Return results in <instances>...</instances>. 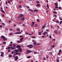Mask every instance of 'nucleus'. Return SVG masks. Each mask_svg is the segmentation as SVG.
Instances as JSON below:
<instances>
[{"label":"nucleus","instance_id":"obj_1","mask_svg":"<svg viewBox=\"0 0 62 62\" xmlns=\"http://www.w3.org/2000/svg\"><path fill=\"white\" fill-rule=\"evenodd\" d=\"M23 14H21L20 15L18 16L17 18L18 19L20 20L21 19V18L22 17H23Z\"/></svg>","mask_w":62,"mask_h":62},{"label":"nucleus","instance_id":"obj_2","mask_svg":"<svg viewBox=\"0 0 62 62\" xmlns=\"http://www.w3.org/2000/svg\"><path fill=\"white\" fill-rule=\"evenodd\" d=\"M26 52H27L26 53V54H29L30 53H31L32 52V51H30L29 50H26Z\"/></svg>","mask_w":62,"mask_h":62},{"label":"nucleus","instance_id":"obj_3","mask_svg":"<svg viewBox=\"0 0 62 62\" xmlns=\"http://www.w3.org/2000/svg\"><path fill=\"white\" fill-rule=\"evenodd\" d=\"M1 38L3 39V41H6L7 40V39L6 38L5 39V37L4 36H1Z\"/></svg>","mask_w":62,"mask_h":62},{"label":"nucleus","instance_id":"obj_4","mask_svg":"<svg viewBox=\"0 0 62 62\" xmlns=\"http://www.w3.org/2000/svg\"><path fill=\"white\" fill-rule=\"evenodd\" d=\"M21 54V53H16V54H14V56H16V55H17V54H18L19 55H20Z\"/></svg>","mask_w":62,"mask_h":62},{"label":"nucleus","instance_id":"obj_5","mask_svg":"<svg viewBox=\"0 0 62 62\" xmlns=\"http://www.w3.org/2000/svg\"><path fill=\"white\" fill-rule=\"evenodd\" d=\"M0 53L1 54L0 56L1 57H3L4 53L3 52H0Z\"/></svg>","mask_w":62,"mask_h":62},{"label":"nucleus","instance_id":"obj_6","mask_svg":"<svg viewBox=\"0 0 62 62\" xmlns=\"http://www.w3.org/2000/svg\"><path fill=\"white\" fill-rule=\"evenodd\" d=\"M46 24H44V25L42 27V29H44L46 27Z\"/></svg>","mask_w":62,"mask_h":62},{"label":"nucleus","instance_id":"obj_7","mask_svg":"<svg viewBox=\"0 0 62 62\" xmlns=\"http://www.w3.org/2000/svg\"><path fill=\"white\" fill-rule=\"evenodd\" d=\"M21 20L22 21H23L25 19V18H24V17H23V18H21Z\"/></svg>","mask_w":62,"mask_h":62},{"label":"nucleus","instance_id":"obj_8","mask_svg":"<svg viewBox=\"0 0 62 62\" xmlns=\"http://www.w3.org/2000/svg\"><path fill=\"white\" fill-rule=\"evenodd\" d=\"M16 47L17 48H20L21 47V46H20L19 45H17V46H16Z\"/></svg>","mask_w":62,"mask_h":62},{"label":"nucleus","instance_id":"obj_9","mask_svg":"<svg viewBox=\"0 0 62 62\" xmlns=\"http://www.w3.org/2000/svg\"><path fill=\"white\" fill-rule=\"evenodd\" d=\"M54 33L56 34H57L58 33V31L57 30H55L54 31Z\"/></svg>","mask_w":62,"mask_h":62},{"label":"nucleus","instance_id":"obj_10","mask_svg":"<svg viewBox=\"0 0 62 62\" xmlns=\"http://www.w3.org/2000/svg\"><path fill=\"white\" fill-rule=\"evenodd\" d=\"M18 50H19V52H22V48H18Z\"/></svg>","mask_w":62,"mask_h":62},{"label":"nucleus","instance_id":"obj_11","mask_svg":"<svg viewBox=\"0 0 62 62\" xmlns=\"http://www.w3.org/2000/svg\"><path fill=\"white\" fill-rule=\"evenodd\" d=\"M30 47H29V48H32L31 46L32 47H33V46L31 44L30 45Z\"/></svg>","mask_w":62,"mask_h":62},{"label":"nucleus","instance_id":"obj_12","mask_svg":"<svg viewBox=\"0 0 62 62\" xmlns=\"http://www.w3.org/2000/svg\"><path fill=\"white\" fill-rule=\"evenodd\" d=\"M28 10L31 12H32L33 11V10L31 9H28Z\"/></svg>","mask_w":62,"mask_h":62},{"label":"nucleus","instance_id":"obj_13","mask_svg":"<svg viewBox=\"0 0 62 62\" xmlns=\"http://www.w3.org/2000/svg\"><path fill=\"white\" fill-rule=\"evenodd\" d=\"M14 51H15L16 52H19V50H14Z\"/></svg>","mask_w":62,"mask_h":62},{"label":"nucleus","instance_id":"obj_14","mask_svg":"<svg viewBox=\"0 0 62 62\" xmlns=\"http://www.w3.org/2000/svg\"><path fill=\"white\" fill-rule=\"evenodd\" d=\"M16 30L17 31H20V29L19 28H18L16 29Z\"/></svg>","mask_w":62,"mask_h":62},{"label":"nucleus","instance_id":"obj_15","mask_svg":"<svg viewBox=\"0 0 62 62\" xmlns=\"http://www.w3.org/2000/svg\"><path fill=\"white\" fill-rule=\"evenodd\" d=\"M9 57L10 58H11L12 57V55L11 54H9Z\"/></svg>","mask_w":62,"mask_h":62},{"label":"nucleus","instance_id":"obj_16","mask_svg":"<svg viewBox=\"0 0 62 62\" xmlns=\"http://www.w3.org/2000/svg\"><path fill=\"white\" fill-rule=\"evenodd\" d=\"M37 26H39L38 25V24H35V25L34 26L35 27H36Z\"/></svg>","mask_w":62,"mask_h":62},{"label":"nucleus","instance_id":"obj_17","mask_svg":"<svg viewBox=\"0 0 62 62\" xmlns=\"http://www.w3.org/2000/svg\"><path fill=\"white\" fill-rule=\"evenodd\" d=\"M40 4H38L37 5V7H40Z\"/></svg>","mask_w":62,"mask_h":62},{"label":"nucleus","instance_id":"obj_18","mask_svg":"<svg viewBox=\"0 0 62 62\" xmlns=\"http://www.w3.org/2000/svg\"><path fill=\"white\" fill-rule=\"evenodd\" d=\"M51 47L52 48H54V46L53 45H52L51 46Z\"/></svg>","mask_w":62,"mask_h":62},{"label":"nucleus","instance_id":"obj_19","mask_svg":"<svg viewBox=\"0 0 62 62\" xmlns=\"http://www.w3.org/2000/svg\"><path fill=\"white\" fill-rule=\"evenodd\" d=\"M30 58H31V57L30 56H28L27 57V59H29Z\"/></svg>","mask_w":62,"mask_h":62},{"label":"nucleus","instance_id":"obj_20","mask_svg":"<svg viewBox=\"0 0 62 62\" xmlns=\"http://www.w3.org/2000/svg\"><path fill=\"white\" fill-rule=\"evenodd\" d=\"M34 44L35 45H37V43L36 42H34Z\"/></svg>","mask_w":62,"mask_h":62},{"label":"nucleus","instance_id":"obj_21","mask_svg":"<svg viewBox=\"0 0 62 62\" xmlns=\"http://www.w3.org/2000/svg\"><path fill=\"white\" fill-rule=\"evenodd\" d=\"M24 39V38L23 37V38H22L21 39H20V40L21 41H22V40L23 39Z\"/></svg>","mask_w":62,"mask_h":62},{"label":"nucleus","instance_id":"obj_22","mask_svg":"<svg viewBox=\"0 0 62 62\" xmlns=\"http://www.w3.org/2000/svg\"><path fill=\"white\" fill-rule=\"evenodd\" d=\"M54 4H55V6H56V7L58 6V4L56 3H55Z\"/></svg>","mask_w":62,"mask_h":62},{"label":"nucleus","instance_id":"obj_23","mask_svg":"<svg viewBox=\"0 0 62 62\" xmlns=\"http://www.w3.org/2000/svg\"><path fill=\"white\" fill-rule=\"evenodd\" d=\"M37 21L38 22H40V20L39 19H37Z\"/></svg>","mask_w":62,"mask_h":62},{"label":"nucleus","instance_id":"obj_24","mask_svg":"<svg viewBox=\"0 0 62 62\" xmlns=\"http://www.w3.org/2000/svg\"><path fill=\"white\" fill-rule=\"evenodd\" d=\"M37 54V52L36 51V52H34V54Z\"/></svg>","mask_w":62,"mask_h":62},{"label":"nucleus","instance_id":"obj_25","mask_svg":"<svg viewBox=\"0 0 62 62\" xmlns=\"http://www.w3.org/2000/svg\"><path fill=\"white\" fill-rule=\"evenodd\" d=\"M38 11V10L37 9H35L34 10V12H35V11L37 12V11Z\"/></svg>","mask_w":62,"mask_h":62},{"label":"nucleus","instance_id":"obj_26","mask_svg":"<svg viewBox=\"0 0 62 62\" xmlns=\"http://www.w3.org/2000/svg\"><path fill=\"white\" fill-rule=\"evenodd\" d=\"M1 11V12H3V13H5V12H4V11L2 9Z\"/></svg>","mask_w":62,"mask_h":62},{"label":"nucleus","instance_id":"obj_27","mask_svg":"<svg viewBox=\"0 0 62 62\" xmlns=\"http://www.w3.org/2000/svg\"><path fill=\"white\" fill-rule=\"evenodd\" d=\"M47 7L48 8H49V5L48 4H47Z\"/></svg>","mask_w":62,"mask_h":62},{"label":"nucleus","instance_id":"obj_28","mask_svg":"<svg viewBox=\"0 0 62 62\" xmlns=\"http://www.w3.org/2000/svg\"><path fill=\"white\" fill-rule=\"evenodd\" d=\"M15 52V51H12L11 54H13V53H14Z\"/></svg>","mask_w":62,"mask_h":62},{"label":"nucleus","instance_id":"obj_29","mask_svg":"<svg viewBox=\"0 0 62 62\" xmlns=\"http://www.w3.org/2000/svg\"><path fill=\"white\" fill-rule=\"evenodd\" d=\"M62 23V21H61L60 22V24H61V23Z\"/></svg>","mask_w":62,"mask_h":62},{"label":"nucleus","instance_id":"obj_30","mask_svg":"<svg viewBox=\"0 0 62 62\" xmlns=\"http://www.w3.org/2000/svg\"><path fill=\"white\" fill-rule=\"evenodd\" d=\"M39 35H41V33L40 32H39Z\"/></svg>","mask_w":62,"mask_h":62},{"label":"nucleus","instance_id":"obj_31","mask_svg":"<svg viewBox=\"0 0 62 62\" xmlns=\"http://www.w3.org/2000/svg\"><path fill=\"white\" fill-rule=\"evenodd\" d=\"M15 58H17L18 59V57L17 56H15Z\"/></svg>","mask_w":62,"mask_h":62},{"label":"nucleus","instance_id":"obj_32","mask_svg":"<svg viewBox=\"0 0 62 62\" xmlns=\"http://www.w3.org/2000/svg\"><path fill=\"white\" fill-rule=\"evenodd\" d=\"M22 7V5H21L19 6V8H21Z\"/></svg>","mask_w":62,"mask_h":62},{"label":"nucleus","instance_id":"obj_33","mask_svg":"<svg viewBox=\"0 0 62 62\" xmlns=\"http://www.w3.org/2000/svg\"><path fill=\"white\" fill-rule=\"evenodd\" d=\"M18 32V34H21V32Z\"/></svg>","mask_w":62,"mask_h":62},{"label":"nucleus","instance_id":"obj_34","mask_svg":"<svg viewBox=\"0 0 62 62\" xmlns=\"http://www.w3.org/2000/svg\"><path fill=\"white\" fill-rule=\"evenodd\" d=\"M57 62H59V59H58V60H57Z\"/></svg>","mask_w":62,"mask_h":62},{"label":"nucleus","instance_id":"obj_35","mask_svg":"<svg viewBox=\"0 0 62 62\" xmlns=\"http://www.w3.org/2000/svg\"><path fill=\"white\" fill-rule=\"evenodd\" d=\"M61 50L60 49V50L59 51V52L60 53V52H61Z\"/></svg>","mask_w":62,"mask_h":62},{"label":"nucleus","instance_id":"obj_36","mask_svg":"<svg viewBox=\"0 0 62 62\" xmlns=\"http://www.w3.org/2000/svg\"><path fill=\"white\" fill-rule=\"evenodd\" d=\"M36 2H37V3H39V1H36Z\"/></svg>","mask_w":62,"mask_h":62},{"label":"nucleus","instance_id":"obj_37","mask_svg":"<svg viewBox=\"0 0 62 62\" xmlns=\"http://www.w3.org/2000/svg\"><path fill=\"white\" fill-rule=\"evenodd\" d=\"M10 47H8V48H7V49H10Z\"/></svg>","mask_w":62,"mask_h":62},{"label":"nucleus","instance_id":"obj_38","mask_svg":"<svg viewBox=\"0 0 62 62\" xmlns=\"http://www.w3.org/2000/svg\"><path fill=\"white\" fill-rule=\"evenodd\" d=\"M6 42H4L3 43H2V44H6Z\"/></svg>","mask_w":62,"mask_h":62},{"label":"nucleus","instance_id":"obj_39","mask_svg":"<svg viewBox=\"0 0 62 62\" xmlns=\"http://www.w3.org/2000/svg\"><path fill=\"white\" fill-rule=\"evenodd\" d=\"M53 12V13H55V14H57V12Z\"/></svg>","mask_w":62,"mask_h":62},{"label":"nucleus","instance_id":"obj_40","mask_svg":"<svg viewBox=\"0 0 62 62\" xmlns=\"http://www.w3.org/2000/svg\"><path fill=\"white\" fill-rule=\"evenodd\" d=\"M19 37H20V38H22L23 37V36H19Z\"/></svg>","mask_w":62,"mask_h":62},{"label":"nucleus","instance_id":"obj_41","mask_svg":"<svg viewBox=\"0 0 62 62\" xmlns=\"http://www.w3.org/2000/svg\"><path fill=\"white\" fill-rule=\"evenodd\" d=\"M34 25V24H31V26L33 27V26Z\"/></svg>","mask_w":62,"mask_h":62},{"label":"nucleus","instance_id":"obj_42","mask_svg":"<svg viewBox=\"0 0 62 62\" xmlns=\"http://www.w3.org/2000/svg\"><path fill=\"white\" fill-rule=\"evenodd\" d=\"M18 59V58H16L15 59V60L16 61H17Z\"/></svg>","mask_w":62,"mask_h":62},{"label":"nucleus","instance_id":"obj_43","mask_svg":"<svg viewBox=\"0 0 62 62\" xmlns=\"http://www.w3.org/2000/svg\"><path fill=\"white\" fill-rule=\"evenodd\" d=\"M36 38L35 37V36H33L32 37V38Z\"/></svg>","mask_w":62,"mask_h":62},{"label":"nucleus","instance_id":"obj_44","mask_svg":"<svg viewBox=\"0 0 62 62\" xmlns=\"http://www.w3.org/2000/svg\"><path fill=\"white\" fill-rule=\"evenodd\" d=\"M12 46V44H10V45L9 46Z\"/></svg>","mask_w":62,"mask_h":62},{"label":"nucleus","instance_id":"obj_45","mask_svg":"<svg viewBox=\"0 0 62 62\" xmlns=\"http://www.w3.org/2000/svg\"><path fill=\"white\" fill-rule=\"evenodd\" d=\"M59 9H61L62 8L61 7H59Z\"/></svg>","mask_w":62,"mask_h":62},{"label":"nucleus","instance_id":"obj_46","mask_svg":"<svg viewBox=\"0 0 62 62\" xmlns=\"http://www.w3.org/2000/svg\"><path fill=\"white\" fill-rule=\"evenodd\" d=\"M59 19L60 20L62 21V18H60Z\"/></svg>","mask_w":62,"mask_h":62},{"label":"nucleus","instance_id":"obj_47","mask_svg":"<svg viewBox=\"0 0 62 62\" xmlns=\"http://www.w3.org/2000/svg\"><path fill=\"white\" fill-rule=\"evenodd\" d=\"M8 53H9L10 52V50L9 49L8 50Z\"/></svg>","mask_w":62,"mask_h":62},{"label":"nucleus","instance_id":"obj_48","mask_svg":"<svg viewBox=\"0 0 62 62\" xmlns=\"http://www.w3.org/2000/svg\"><path fill=\"white\" fill-rule=\"evenodd\" d=\"M12 34H13V33H10V35H12Z\"/></svg>","mask_w":62,"mask_h":62},{"label":"nucleus","instance_id":"obj_49","mask_svg":"<svg viewBox=\"0 0 62 62\" xmlns=\"http://www.w3.org/2000/svg\"><path fill=\"white\" fill-rule=\"evenodd\" d=\"M32 24H35V22H32Z\"/></svg>","mask_w":62,"mask_h":62},{"label":"nucleus","instance_id":"obj_50","mask_svg":"<svg viewBox=\"0 0 62 62\" xmlns=\"http://www.w3.org/2000/svg\"><path fill=\"white\" fill-rule=\"evenodd\" d=\"M55 8H58V7L56 6L55 7Z\"/></svg>","mask_w":62,"mask_h":62},{"label":"nucleus","instance_id":"obj_51","mask_svg":"<svg viewBox=\"0 0 62 62\" xmlns=\"http://www.w3.org/2000/svg\"><path fill=\"white\" fill-rule=\"evenodd\" d=\"M45 33L46 34H47V32H45Z\"/></svg>","mask_w":62,"mask_h":62},{"label":"nucleus","instance_id":"obj_52","mask_svg":"<svg viewBox=\"0 0 62 62\" xmlns=\"http://www.w3.org/2000/svg\"><path fill=\"white\" fill-rule=\"evenodd\" d=\"M49 38L50 39H51L52 38L51 37L50 35L49 36Z\"/></svg>","mask_w":62,"mask_h":62},{"label":"nucleus","instance_id":"obj_53","mask_svg":"<svg viewBox=\"0 0 62 62\" xmlns=\"http://www.w3.org/2000/svg\"><path fill=\"white\" fill-rule=\"evenodd\" d=\"M20 42L19 41H17V43H20Z\"/></svg>","mask_w":62,"mask_h":62},{"label":"nucleus","instance_id":"obj_54","mask_svg":"<svg viewBox=\"0 0 62 62\" xmlns=\"http://www.w3.org/2000/svg\"><path fill=\"white\" fill-rule=\"evenodd\" d=\"M22 26H25V25L24 24H23L22 25Z\"/></svg>","mask_w":62,"mask_h":62},{"label":"nucleus","instance_id":"obj_55","mask_svg":"<svg viewBox=\"0 0 62 62\" xmlns=\"http://www.w3.org/2000/svg\"><path fill=\"white\" fill-rule=\"evenodd\" d=\"M56 23H59V21H56Z\"/></svg>","mask_w":62,"mask_h":62},{"label":"nucleus","instance_id":"obj_56","mask_svg":"<svg viewBox=\"0 0 62 62\" xmlns=\"http://www.w3.org/2000/svg\"><path fill=\"white\" fill-rule=\"evenodd\" d=\"M8 2L9 4H10V1H8Z\"/></svg>","mask_w":62,"mask_h":62},{"label":"nucleus","instance_id":"obj_57","mask_svg":"<svg viewBox=\"0 0 62 62\" xmlns=\"http://www.w3.org/2000/svg\"><path fill=\"white\" fill-rule=\"evenodd\" d=\"M58 55H60V52H59L58 53Z\"/></svg>","mask_w":62,"mask_h":62},{"label":"nucleus","instance_id":"obj_58","mask_svg":"<svg viewBox=\"0 0 62 62\" xmlns=\"http://www.w3.org/2000/svg\"><path fill=\"white\" fill-rule=\"evenodd\" d=\"M13 46H14V47H15L16 46V45L14 44L13 45Z\"/></svg>","mask_w":62,"mask_h":62},{"label":"nucleus","instance_id":"obj_59","mask_svg":"<svg viewBox=\"0 0 62 62\" xmlns=\"http://www.w3.org/2000/svg\"><path fill=\"white\" fill-rule=\"evenodd\" d=\"M46 58H44V60H46Z\"/></svg>","mask_w":62,"mask_h":62},{"label":"nucleus","instance_id":"obj_60","mask_svg":"<svg viewBox=\"0 0 62 62\" xmlns=\"http://www.w3.org/2000/svg\"><path fill=\"white\" fill-rule=\"evenodd\" d=\"M3 27L1 25H0V27L1 28Z\"/></svg>","mask_w":62,"mask_h":62},{"label":"nucleus","instance_id":"obj_61","mask_svg":"<svg viewBox=\"0 0 62 62\" xmlns=\"http://www.w3.org/2000/svg\"><path fill=\"white\" fill-rule=\"evenodd\" d=\"M46 57V58H48V56H47Z\"/></svg>","mask_w":62,"mask_h":62},{"label":"nucleus","instance_id":"obj_62","mask_svg":"<svg viewBox=\"0 0 62 62\" xmlns=\"http://www.w3.org/2000/svg\"><path fill=\"white\" fill-rule=\"evenodd\" d=\"M29 46L30 47V45L27 46V47H29Z\"/></svg>","mask_w":62,"mask_h":62},{"label":"nucleus","instance_id":"obj_63","mask_svg":"<svg viewBox=\"0 0 62 62\" xmlns=\"http://www.w3.org/2000/svg\"><path fill=\"white\" fill-rule=\"evenodd\" d=\"M14 26L16 27V25L15 24H14L13 25Z\"/></svg>","mask_w":62,"mask_h":62},{"label":"nucleus","instance_id":"obj_64","mask_svg":"<svg viewBox=\"0 0 62 62\" xmlns=\"http://www.w3.org/2000/svg\"><path fill=\"white\" fill-rule=\"evenodd\" d=\"M13 49H14V48L13 47L12 48H11V50H13Z\"/></svg>","mask_w":62,"mask_h":62}]
</instances>
